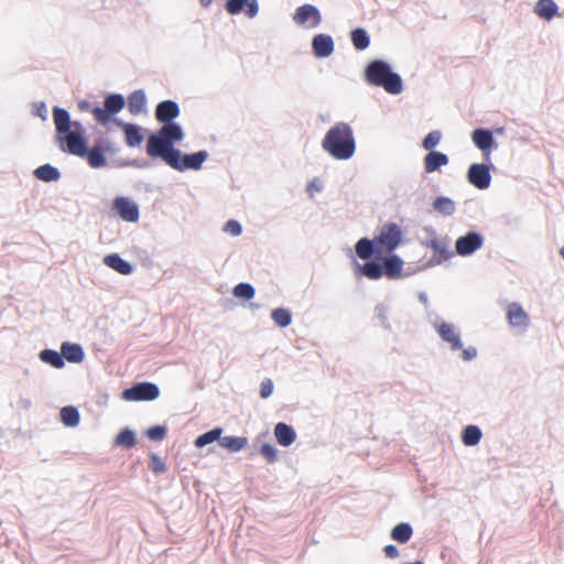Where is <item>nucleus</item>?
Listing matches in <instances>:
<instances>
[{
	"mask_svg": "<svg viewBox=\"0 0 564 564\" xmlns=\"http://www.w3.org/2000/svg\"><path fill=\"white\" fill-rule=\"evenodd\" d=\"M426 319L440 338L448 345L452 351L460 350L463 348L460 332L455 325L445 322L434 312H427Z\"/></svg>",
	"mask_w": 564,
	"mask_h": 564,
	"instance_id": "20e7f679",
	"label": "nucleus"
},
{
	"mask_svg": "<svg viewBox=\"0 0 564 564\" xmlns=\"http://www.w3.org/2000/svg\"><path fill=\"white\" fill-rule=\"evenodd\" d=\"M219 445L231 453H237L248 445V438L245 436H220Z\"/></svg>",
	"mask_w": 564,
	"mask_h": 564,
	"instance_id": "c85d7f7f",
	"label": "nucleus"
},
{
	"mask_svg": "<svg viewBox=\"0 0 564 564\" xmlns=\"http://www.w3.org/2000/svg\"><path fill=\"white\" fill-rule=\"evenodd\" d=\"M334 41L328 34H317L312 40L314 55L318 58L329 57L334 53Z\"/></svg>",
	"mask_w": 564,
	"mask_h": 564,
	"instance_id": "dca6fc26",
	"label": "nucleus"
},
{
	"mask_svg": "<svg viewBox=\"0 0 564 564\" xmlns=\"http://www.w3.org/2000/svg\"><path fill=\"white\" fill-rule=\"evenodd\" d=\"M122 128L128 147L134 148L141 144L143 135L139 126L133 123H122Z\"/></svg>",
	"mask_w": 564,
	"mask_h": 564,
	"instance_id": "bb28decb",
	"label": "nucleus"
},
{
	"mask_svg": "<svg viewBox=\"0 0 564 564\" xmlns=\"http://www.w3.org/2000/svg\"><path fill=\"white\" fill-rule=\"evenodd\" d=\"M124 105L126 100L122 95L110 94L105 98L104 108H94L93 115L99 123L105 124L109 121L112 115L120 112Z\"/></svg>",
	"mask_w": 564,
	"mask_h": 564,
	"instance_id": "6e6552de",
	"label": "nucleus"
},
{
	"mask_svg": "<svg viewBox=\"0 0 564 564\" xmlns=\"http://www.w3.org/2000/svg\"><path fill=\"white\" fill-rule=\"evenodd\" d=\"M128 110L133 116L147 112V97L144 90H135L128 97Z\"/></svg>",
	"mask_w": 564,
	"mask_h": 564,
	"instance_id": "5701e85b",
	"label": "nucleus"
},
{
	"mask_svg": "<svg viewBox=\"0 0 564 564\" xmlns=\"http://www.w3.org/2000/svg\"><path fill=\"white\" fill-rule=\"evenodd\" d=\"M89 107H90V104L87 100H80L78 102V108L82 111H87L89 109Z\"/></svg>",
	"mask_w": 564,
	"mask_h": 564,
	"instance_id": "bf43d9fd",
	"label": "nucleus"
},
{
	"mask_svg": "<svg viewBox=\"0 0 564 564\" xmlns=\"http://www.w3.org/2000/svg\"><path fill=\"white\" fill-rule=\"evenodd\" d=\"M382 273L386 274L388 279L395 280L401 276L403 261L395 254L387 257L382 262Z\"/></svg>",
	"mask_w": 564,
	"mask_h": 564,
	"instance_id": "412c9836",
	"label": "nucleus"
},
{
	"mask_svg": "<svg viewBox=\"0 0 564 564\" xmlns=\"http://www.w3.org/2000/svg\"><path fill=\"white\" fill-rule=\"evenodd\" d=\"M166 435V429L162 425H155V426H152L150 427L148 431H147V436L151 440V441H162Z\"/></svg>",
	"mask_w": 564,
	"mask_h": 564,
	"instance_id": "a18cd8bd",
	"label": "nucleus"
},
{
	"mask_svg": "<svg viewBox=\"0 0 564 564\" xmlns=\"http://www.w3.org/2000/svg\"><path fill=\"white\" fill-rule=\"evenodd\" d=\"M434 209L443 216H452L456 210V205L449 197H437L433 203Z\"/></svg>",
	"mask_w": 564,
	"mask_h": 564,
	"instance_id": "c9c22d12",
	"label": "nucleus"
},
{
	"mask_svg": "<svg viewBox=\"0 0 564 564\" xmlns=\"http://www.w3.org/2000/svg\"><path fill=\"white\" fill-rule=\"evenodd\" d=\"M351 42L356 50L364 51L370 44V37L365 29H355L350 34Z\"/></svg>",
	"mask_w": 564,
	"mask_h": 564,
	"instance_id": "4c0bfd02",
	"label": "nucleus"
},
{
	"mask_svg": "<svg viewBox=\"0 0 564 564\" xmlns=\"http://www.w3.org/2000/svg\"><path fill=\"white\" fill-rule=\"evenodd\" d=\"M477 356V349L473 346H469L467 348H462V358L465 361H470Z\"/></svg>",
	"mask_w": 564,
	"mask_h": 564,
	"instance_id": "864d4df0",
	"label": "nucleus"
},
{
	"mask_svg": "<svg viewBox=\"0 0 564 564\" xmlns=\"http://www.w3.org/2000/svg\"><path fill=\"white\" fill-rule=\"evenodd\" d=\"M225 8L230 14H238L246 8L249 18H254L259 12L257 0H226Z\"/></svg>",
	"mask_w": 564,
	"mask_h": 564,
	"instance_id": "2eb2a0df",
	"label": "nucleus"
},
{
	"mask_svg": "<svg viewBox=\"0 0 564 564\" xmlns=\"http://www.w3.org/2000/svg\"><path fill=\"white\" fill-rule=\"evenodd\" d=\"M387 312H388V308L384 306V305H378L376 307V313H377V316L378 318L380 319L381 322V325L384 327V328H389V324H388V317H387Z\"/></svg>",
	"mask_w": 564,
	"mask_h": 564,
	"instance_id": "603ef678",
	"label": "nucleus"
},
{
	"mask_svg": "<svg viewBox=\"0 0 564 564\" xmlns=\"http://www.w3.org/2000/svg\"><path fill=\"white\" fill-rule=\"evenodd\" d=\"M322 188H323V185L317 178H314L307 185V191L311 193V195H313L314 192H317V193L321 192Z\"/></svg>",
	"mask_w": 564,
	"mask_h": 564,
	"instance_id": "6e6d98bb",
	"label": "nucleus"
},
{
	"mask_svg": "<svg viewBox=\"0 0 564 564\" xmlns=\"http://www.w3.org/2000/svg\"><path fill=\"white\" fill-rule=\"evenodd\" d=\"M557 4L553 0H539L534 8V12L547 21L557 13Z\"/></svg>",
	"mask_w": 564,
	"mask_h": 564,
	"instance_id": "c756f323",
	"label": "nucleus"
},
{
	"mask_svg": "<svg viewBox=\"0 0 564 564\" xmlns=\"http://www.w3.org/2000/svg\"><path fill=\"white\" fill-rule=\"evenodd\" d=\"M401 239L402 230L397 224L390 223L384 225L376 238L378 253L393 251L400 245Z\"/></svg>",
	"mask_w": 564,
	"mask_h": 564,
	"instance_id": "0eeeda50",
	"label": "nucleus"
},
{
	"mask_svg": "<svg viewBox=\"0 0 564 564\" xmlns=\"http://www.w3.org/2000/svg\"><path fill=\"white\" fill-rule=\"evenodd\" d=\"M293 21L301 28L315 29L322 23V14L315 6L303 4L295 10Z\"/></svg>",
	"mask_w": 564,
	"mask_h": 564,
	"instance_id": "9d476101",
	"label": "nucleus"
},
{
	"mask_svg": "<svg viewBox=\"0 0 564 564\" xmlns=\"http://www.w3.org/2000/svg\"><path fill=\"white\" fill-rule=\"evenodd\" d=\"M34 176L43 182H53L59 180L61 173L51 164H44L35 169Z\"/></svg>",
	"mask_w": 564,
	"mask_h": 564,
	"instance_id": "473e14b6",
	"label": "nucleus"
},
{
	"mask_svg": "<svg viewBox=\"0 0 564 564\" xmlns=\"http://www.w3.org/2000/svg\"><path fill=\"white\" fill-rule=\"evenodd\" d=\"M383 551L386 553V556L389 558H395L399 556V550L397 549V546L392 544L384 546Z\"/></svg>",
	"mask_w": 564,
	"mask_h": 564,
	"instance_id": "4d7b16f0",
	"label": "nucleus"
},
{
	"mask_svg": "<svg viewBox=\"0 0 564 564\" xmlns=\"http://www.w3.org/2000/svg\"><path fill=\"white\" fill-rule=\"evenodd\" d=\"M61 420L64 425L75 427L79 424L80 415L76 408L68 405L61 410Z\"/></svg>",
	"mask_w": 564,
	"mask_h": 564,
	"instance_id": "e433bc0d",
	"label": "nucleus"
},
{
	"mask_svg": "<svg viewBox=\"0 0 564 564\" xmlns=\"http://www.w3.org/2000/svg\"><path fill=\"white\" fill-rule=\"evenodd\" d=\"M223 230L230 236L237 237L241 235L242 227L239 221L230 219L225 224Z\"/></svg>",
	"mask_w": 564,
	"mask_h": 564,
	"instance_id": "de8ad7c7",
	"label": "nucleus"
},
{
	"mask_svg": "<svg viewBox=\"0 0 564 564\" xmlns=\"http://www.w3.org/2000/svg\"><path fill=\"white\" fill-rule=\"evenodd\" d=\"M208 156L209 153L206 150H200L191 154H183L177 150L176 155L173 156L174 161H171L169 166L178 172H184L186 170L199 171Z\"/></svg>",
	"mask_w": 564,
	"mask_h": 564,
	"instance_id": "423d86ee",
	"label": "nucleus"
},
{
	"mask_svg": "<svg viewBox=\"0 0 564 564\" xmlns=\"http://www.w3.org/2000/svg\"><path fill=\"white\" fill-rule=\"evenodd\" d=\"M62 356L64 361L67 360L69 362H80L84 360V350L80 345L65 341L61 346Z\"/></svg>",
	"mask_w": 564,
	"mask_h": 564,
	"instance_id": "393cba45",
	"label": "nucleus"
},
{
	"mask_svg": "<svg viewBox=\"0 0 564 564\" xmlns=\"http://www.w3.org/2000/svg\"><path fill=\"white\" fill-rule=\"evenodd\" d=\"M274 436L280 445L290 446L294 443L296 433L291 425L280 422L274 426Z\"/></svg>",
	"mask_w": 564,
	"mask_h": 564,
	"instance_id": "4be33fe9",
	"label": "nucleus"
},
{
	"mask_svg": "<svg viewBox=\"0 0 564 564\" xmlns=\"http://www.w3.org/2000/svg\"><path fill=\"white\" fill-rule=\"evenodd\" d=\"M33 115L41 118L43 121L47 120V107L44 101H39L33 105Z\"/></svg>",
	"mask_w": 564,
	"mask_h": 564,
	"instance_id": "09e8293b",
	"label": "nucleus"
},
{
	"mask_svg": "<svg viewBox=\"0 0 564 564\" xmlns=\"http://www.w3.org/2000/svg\"><path fill=\"white\" fill-rule=\"evenodd\" d=\"M271 318L279 327H288L292 323V315L286 308H275L271 312Z\"/></svg>",
	"mask_w": 564,
	"mask_h": 564,
	"instance_id": "a19ab883",
	"label": "nucleus"
},
{
	"mask_svg": "<svg viewBox=\"0 0 564 564\" xmlns=\"http://www.w3.org/2000/svg\"><path fill=\"white\" fill-rule=\"evenodd\" d=\"M365 77L370 85L382 87L391 95H398L403 90L400 75L394 73L391 66L382 59L370 62L365 69Z\"/></svg>",
	"mask_w": 564,
	"mask_h": 564,
	"instance_id": "f03ea898",
	"label": "nucleus"
},
{
	"mask_svg": "<svg viewBox=\"0 0 564 564\" xmlns=\"http://www.w3.org/2000/svg\"><path fill=\"white\" fill-rule=\"evenodd\" d=\"M413 530L410 523L402 522L397 524L392 531H391V538L399 542V543H405L408 542L412 536Z\"/></svg>",
	"mask_w": 564,
	"mask_h": 564,
	"instance_id": "f704fd0d",
	"label": "nucleus"
},
{
	"mask_svg": "<svg viewBox=\"0 0 564 564\" xmlns=\"http://www.w3.org/2000/svg\"><path fill=\"white\" fill-rule=\"evenodd\" d=\"M471 140L475 145L481 150L484 158L489 160L490 158V148L492 147L495 140L492 133L487 129H476L471 133Z\"/></svg>",
	"mask_w": 564,
	"mask_h": 564,
	"instance_id": "f3484780",
	"label": "nucleus"
},
{
	"mask_svg": "<svg viewBox=\"0 0 564 564\" xmlns=\"http://www.w3.org/2000/svg\"><path fill=\"white\" fill-rule=\"evenodd\" d=\"M160 395V389L152 382H140L126 389L122 392V399L129 402L132 401H152Z\"/></svg>",
	"mask_w": 564,
	"mask_h": 564,
	"instance_id": "1a4fd4ad",
	"label": "nucleus"
},
{
	"mask_svg": "<svg viewBox=\"0 0 564 564\" xmlns=\"http://www.w3.org/2000/svg\"><path fill=\"white\" fill-rule=\"evenodd\" d=\"M323 150L333 159L346 161L356 152L352 128L346 122H337L328 129L322 140Z\"/></svg>",
	"mask_w": 564,
	"mask_h": 564,
	"instance_id": "f257e3e1",
	"label": "nucleus"
},
{
	"mask_svg": "<svg viewBox=\"0 0 564 564\" xmlns=\"http://www.w3.org/2000/svg\"><path fill=\"white\" fill-rule=\"evenodd\" d=\"M404 564H423L422 562L420 561H416V562H412V563H404Z\"/></svg>",
	"mask_w": 564,
	"mask_h": 564,
	"instance_id": "e2e57ef3",
	"label": "nucleus"
},
{
	"mask_svg": "<svg viewBox=\"0 0 564 564\" xmlns=\"http://www.w3.org/2000/svg\"><path fill=\"white\" fill-rule=\"evenodd\" d=\"M355 249H356V253L358 254V257L364 260L370 259L375 252H378L377 246H376V239L370 240L368 238H361L356 243Z\"/></svg>",
	"mask_w": 564,
	"mask_h": 564,
	"instance_id": "2f4dec72",
	"label": "nucleus"
},
{
	"mask_svg": "<svg viewBox=\"0 0 564 564\" xmlns=\"http://www.w3.org/2000/svg\"><path fill=\"white\" fill-rule=\"evenodd\" d=\"M223 434V429L221 427H215L202 435H199L196 440H195V446L198 447V448H202L208 444H212L213 442L215 441H218L220 440V436Z\"/></svg>",
	"mask_w": 564,
	"mask_h": 564,
	"instance_id": "ea45409f",
	"label": "nucleus"
},
{
	"mask_svg": "<svg viewBox=\"0 0 564 564\" xmlns=\"http://www.w3.org/2000/svg\"><path fill=\"white\" fill-rule=\"evenodd\" d=\"M90 167L101 169L107 165V159L104 155V149L100 145H95L90 150L87 149L85 156Z\"/></svg>",
	"mask_w": 564,
	"mask_h": 564,
	"instance_id": "cd10ccee",
	"label": "nucleus"
},
{
	"mask_svg": "<svg viewBox=\"0 0 564 564\" xmlns=\"http://www.w3.org/2000/svg\"><path fill=\"white\" fill-rule=\"evenodd\" d=\"M273 392V382L271 379H264L261 382L260 395L263 399H268Z\"/></svg>",
	"mask_w": 564,
	"mask_h": 564,
	"instance_id": "3c124183",
	"label": "nucleus"
},
{
	"mask_svg": "<svg viewBox=\"0 0 564 564\" xmlns=\"http://www.w3.org/2000/svg\"><path fill=\"white\" fill-rule=\"evenodd\" d=\"M468 182L478 189H487L491 183L490 169L485 163H473L467 171Z\"/></svg>",
	"mask_w": 564,
	"mask_h": 564,
	"instance_id": "f8f14e48",
	"label": "nucleus"
},
{
	"mask_svg": "<svg viewBox=\"0 0 564 564\" xmlns=\"http://www.w3.org/2000/svg\"><path fill=\"white\" fill-rule=\"evenodd\" d=\"M178 116L180 107L173 100L161 101L155 108V118L162 123L173 122V120Z\"/></svg>",
	"mask_w": 564,
	"mask_h": 564,
	"instance_id": "a211bd4d",
	"label": "nucleus"
},
{
	"mask_svg": "<svg viewBox=\"0 0 564 564\" xmlns=\"http://www.w3.org/2000/svg\"><path fill=\"white\" fill-rule=\"evenodd\" d=\"M234 295L238 299L251 300L254 296V288L249 283H239L234 288Z\"/></svg>",
	"mask_w": 564,
	"mask_h": 564,
	"instance_id": "37998d69",
	"label": "nucleus"
},
{
	"mask_svg": "<svg viewBox=\"0 0 564 564\" xmlns=\"http://www.w3.org/2000/svg\"><path fill=\"white\" fill-rule=\"evenodd\" d=\"M200 3L205 7H207L212 3V0H200Z\"/></svg>",
	"mask_w": 564,
	"mask_h": 564,
	"instance_id": "052dcab7",
	"label": "nucleus"
},
{
	"mask_svg": "<svg viewBox=\"0 0 564 564\" xmlns=\"http://www.w3.org/2000/svg\"><path fill=\"white\" fill-rule=\"evenodd\" d=\"M115 443L117 446L130 448L135 444V434L132 430L124 429L117 435Z\"/></svg>",
	"mask_w": 564,
	"mask_h": 564,
	"instance_id": "79ce46f5",
	"label": "nucleus"
},
{
	"mask_svg": "<svg viewBox=\"0 0 564 564\" xmlns=\"http://www.w3.org/2000/svg\"><path fill=\"white\" fill-rule=\"evenodd\" d=\"M113 207L119 216L129 223H135L139 220L140 213L139 206L128 197H118L113 202Z\"/></svg>",
	"mask_w": 564,
	"mask_h": 564,
	"instance_id": "4468645a",
	"label": "nucleus"
},
{
	"mask_svg": "<svg viewBox=\"0 0 564 564\" xmlns=\"http://www.w3.org/2000/svg\"><path fill=\"white\" fill-rule=\"evenodd\" d=\"M39 358L44 364H47L56 369H61L65 366L64 358L62 356V351L53 350V349H44L39 354Z\"/></svg>",
	"mask_w": 564,
	"mask_h": 564,
	"instance_id": "7c9ffc66",
	"label": "nucleus"
},
{
	"mask_svg": "<svg viewBox=\"0 0 564 564\" xmlns=\"http://www.w3.org/2000/svg\"><path fill=\"white\" fill-rule=\"evenodd\" d=\"M151 458V467L154 473L162 474L166 470L165 464L161 460V458L156 454H152Z\"/></svg>",
	"mask_w": 564,
	"mask_h": 564,
	"instance_id": "8fccbe9b",
	"label": "nucleus"
},
{
	"mask_svg": "<svg viewBox=\"0 0 564 564\" xmlns=\"http://www.w3.org/2000/svg\"><path fill=\"white\" fill-rule=\"evenodd\" d=\"M358 270L371 280H378L382 276V265L375 261H368L362 265H358Z\"/></svg>",
	"mask_w": 564,
	"mask_h": 564,
	"instance_id": "58836bf2",
	"label": "nucleus"
},
{
	"mask_svg": "<svg viewBox=\"0 0 564 564\" xmlns=\"http://www.w3.org/2000/svg\"><path fill=\"white\" fill-rule=\"evenodd\" d=\"M85 129L80 122L74 121V129L62 135H56L55 140L63 152L84 158L87 154V143L85 140Z\"/></svg>",
	"mask_w": 564,
	"mask_h": 564,
	"instance_id": "7ed1b4c3",
	"label": "nucleus"
},
{
	"mask_svg": "<svg viewBox=\"0 0 564 564\" xmlns=\"http://www.w3.org/2000/svg\"><path fill=\"white\" fill-rule=\"evenodd\" d=\"M426 246L435 252H443L445 250V245L436 238L430 239L426 242Z\"/></svg>",
	"mask_w": 564,
	"mask_h": 564,
	"instance_id": "5fc2aeb1",
	"label": "nucleus"
},
{
	"mask_svg": "<svg viewBox=\"0 0 564 564\" xmlns=\"http://www.w3.org/2000/svg\"><path fill=\"white\" fill-rule=\"evenodd\" d=\"M419 301H420V302H421L425 307H427V306H429V299H427L426 293L421 292V293L419 294Z\"/></svg>",
	"mask_w": 564,
	"mask_h": 564,
	"instance_id": "13d9d810",
	"label": "nucleus"
},
{
	"mask_svg": "<svg viewBox=\"0 0 564 564\" xmlns=\"http://www.w3.org/2000/svg\"><path fill=\"white\" fill-rule=\"evenodd\" d=\"M178 149L174 148L167 139L159 132L152 133L147 141V153L151 158H161L167 165L176 155Z\"/></svg>",
	"mask_w": 564,
	"mask_h": 564,
	"instance_id": "39448f33",
	"label": "nucleus"
},
{
	"mask_svg": "<svg viewBox=\"0 0 564 564\" xmlns=\"http://www.w3.org/2000/svg\"><path fill=\"white\" fill-rule=\"evenodd\" d=\"M448 156L438 151H431L424 158V170L426 173H433L441 166L448 164Z\"/></svg>",
	"mask_w": 564,
	"mask_h": 564,
	"instance_id": "b1692460",
	"label": "nucleus"
},
{
	"mask_svg": "<svg viewBox=\"0 0 564 564\" xmlns=\"http://www.w3.org/2000/svg\"><path fill=\"white\" fill-rule=\"evenodd\" d=\"M506 317L511 328L517 329L519 333H525L530 326V317L523 307L512 302L506 308Z\"/></svg>",
	"mask_w": 564,
	"mask_h": 564,
	"instance_id": "9b49d317",
	"label": "nucleus"
},
{
	"mask_svg": "<svg viewBox=\"0 0 564 564\" xmlns=\"http://www.w3.org/2000/svg\"><path fill=\"white\" fill-rule=\"evenodd\" d=\"M104 263L122 275H129L133 272L132 264L122 259L118 253L105 256Z\"/></svg>",
	"mask_w": 564,
	"mask_h": 564,
	"instance_id": "aec40b11",
	"label": "nucleus"
},
{
	"mask_svg": "<svg viewBox=\"0 0 564 564\" xmlns=\"http://www.w3.org/2000/svg\"><path fill=\"white\" fill-rule=\"evenodd\" d=\"M53 120L57 135L74 129V121L70 120L69 112L58 106L53 107Z\"/></svg>",
	"mask_w": 564,
	"mask_h": 564,
	"instance_id": "6ab92c4d",
	"label": "nucleus"
},
{
	"mask_svg": "<svg viewBox=\"0 0 564 564\" xmlns=\"http://www.w3.org/2000/svg\"><path fill=\"white\" fill-rule=\"evenodd\" d=\"M442 139V133L438 130L431 131L427 133L422 142L425 150H432L435 148Z\"/></svg>",
	"mask_w": 564,
	"mask_h": 564,
	"instance_id": "c03bdc74",
	"label": "nucleus"
},
{
	"mask_svg": "<svg viewBox=\"0 0 564 564\" xmlns=\"http://www.w3.org/2000/svg\"><path fill=\"white\" fill-rule=\"evenodd\" d=\"M158 132L173 144L184 139L183 129L176 122H165Z\"/></svg>",
	"mask_w": 564,
	"mask_h": 564,
	"instance_id": "a878e982",
	"label": "nucleus"
},
{
	"mask_svg": "<svg viewBox=\"0 0 564 564\" xmlns=\"http://www.w3.org/2000/svg\"><path fill=\"white\" fill-rule=\"evenodd\" d=\"M484 245V238L480 234L469 231L465 236L459 237L455 242L457 254L466 257L473 254Z\"/></svg>",
	"mask_w": 564,
	"mask_h": 564,
	"instance_id": "ddd939ff",
	"label": "nucleus"
},
{
	"mask_svg": "<svg viewBox=\"0 0 564 564\" xmlns=\"http://www.w3.org/2000/svg\"><path fill=\"white\" fill-rule=\"evenodd\" d=\"M482 433L477 425H467L462 432V441L466 446L479 444Z\"/></svg>",
	"mask_w": 564,
	"mask_h": 564,
	"instance_id": "72a5a7b5",
	"label": "nucleus"
},
{
	"mask_svg": "<svg viewBox=\"0 0 564 564\" xmlns=\"http://www.w3.org/2000/svg\"><path fill=\"white\" fill-rule=\"evenodd\" d=\"M260 453L269 463L278 460V451L271 444H263L260 448Z\"/></svg>",
	"mask_w": 564,
	"mask_h": 564,
	"instance_id": "49530a36",
	"label": "nucleus"
},
{
	"mask_svg": "<svg viewBox=\"0 0 564 564\" xmlns=\"http://www.w3.org/2000/svg\"><path fill=\"white\" fill-rule=\"evenodd\" d=\"M560 253H561L562 258L564 259V246L561 248Z\"/></svg>",
	"mask_w": 564,
	"mask_h": 564,
	"instance_id": "680f3d73",
	"label": "nucleus"
}]
</instances>
